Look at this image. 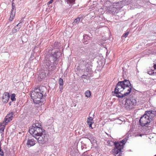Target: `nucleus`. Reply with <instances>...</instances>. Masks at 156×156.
I'll return each mask as SVG.
<instances>
[{
    "label": "nucleus",
    "mask_w": 156,
    "mask_h": 156,
    "mask_svg": "<svg viewBox=\"0 0 156 156\" xmlns=\"http://www.w3.org/2000/svg\"><path fill=\"white\" fill-rule=\"evenodd\" d=\"M35 127H42V126L41 124L38 122H36L35 123Z\"/></svg>",
    "instance_id": "obj_28"
},
{
    "label": "nucleus",
    "mask_w": 156,
    "mask_h": 156,
    "mask_svg": "<svg viewBox=\"0 0 156 156\" xmlns=\"http://www.w3.org/2000/svg\"><path fill=\"white\" fill-rule=\"evenodd\" d=\"M20 23H19L12 29V33L13 34L16 33L19 30L21 27V25H20Z\"/></svg>",
    "instance_id": "obj_13"
},
{
    "label": "nucleus",
    "mask_w": 156,
    "mask_h": 156,
    "mask_svg": "<svg viewBox=\"0 0 156 156\" xmlns=\"http://www.w3.org/2000/svg\"><path fill=\"white\" fill-rule=\"evenodd\" d=\"M9 98V95L8 93L5 92L3 94L2 97V101L3 103H7Z\"/></svg>",
    "instance_id": "obj_12"
},
{
    "label": "nucleus",
    "mask_w": 156,
    "mask_h": 156,
    "mask_svg": "<svg viewBox=\"0 0 156 156\" xmlns=\"http://www.w3.org/2000/svg\"><path fill=\"white\" fill-rule=\"evenodd\" d=\"M6 124L3 121L2 123H0V133H2L4 131L5 126Z\"/></svg>",
    "instance_id": "obj_16"
},
{
    "label": "nucleus",
    "mask_w": 156,
    "mask_h": 156,
    "mask_svg": "<svg viewBox=\"0 0 156 156\" xmlns=\"http://www.w3.org/2000/svg\"><path fill=\"white\" fill-rule=\"evenodd\" d=\"M12 8H13L14 9L15 8V4L13 2L12 3Z\"/></svg>",
    "instance_id": "obj_34"
},
{
    "label": "nucleus",
    "mask_w": 156,
    "mask_h": 156,
    "mask_svg": "<svg viewBox=\"0 0 156 156\" xmlns=\"http://www.w3.org/2000/svg\"><path fill=\"white\" fill-rule=\"evenodd\" d=\"M83 42L86 44L88 43L90 39V37L87 34H84L83 35Z\"/></svg>",
    "instance_id": "obj_14"
},
{
    "label": "nucleus",
    "mask_w": 156,
    "mask_h": 156,
    "mask_svg": "<svg viewBox=\"0 0 156 156\" xmlns=\"http://www.w3.org/2000/svg\"><path fill=\"white\" fill-rule=\"evenodd\" d=\"M15 13L10 12L9 17V20L10 21H12L13 19L15 16Z\"/></svg>",
    "instance_id": "obj_21"
},
{
    "label": "nucleus",
    "mask_w": 156,
    "mask_h": 156,
    "mask_svg": "<svg viewBox=\"0 0 156 156\" xmlns=\"http://www.w3.org/2000/svg\"><path fill=\"white\" fill-rule=\"evenodd\" d=\"M93 120V119L92 117H90L89 118H88L87 121L91 122Z\"/></svg>",
    "instance_id": "obj_31"
},
{
    "label": "nucleus",
    "mask_w": 156,
    "mask_h": 156,
    "mask_svg": "<svg viewBox=\"0 0 156 156\" xmlns=\"http://www.w3.org/2000/svg\"><path fill=\"white\" fill-rule=\"evenodd\" d=\"M0 156H4L3 152L2 151L1 147H0Z\"/></svg>",
    "instance_id": "obj_30"
},
{
    "label": "nucleus",
    "mask_w": 156,
    "mask_h": 156,
    "mask_svg": "<svg viewBox=\"0 0 156 156\" xmlns=\"http://www.w3.org/2000/svg\"><path fill=\"white\" fill-rule=\"evenodd\" d=\"M66 1L68 4L72 6L74 4L75 0H66Z\"/></svg>",
    "instance_id": "obj_20"
},
{
    "label": "nucleus",
    "mask_w": 156,
    "mask_h": 156,
    "mask_svg": "<svg viewBox=\"0 0 156 156\" xmlns=\"http://www.w3.org/2000/svg\"><path fill=\"white\" fill-rule=\"evenodd\" d=\"M132 85L129 80H125L118 83L115 88L113 95L120 98V100L129 95L132 90Z\"/></svg>",
    "instance_id": "obj_1"
},
{
    "label": "nucleus",
    "mask_w": 156,
    "mask_h": 156,
    "mask_svg": "<svg viewBox=\"0 0 156 156\" xmlns=\"http://www.w3.org/2000/svg\"><path fill=\"white\" fill-rule=\"evenodd\" d=\"M83 147L82 146H81V148L82 149H83Z\"/></svg>",
    "instance_id": "obj_41"
},
{
    "label": "nucleus",
    "mask_w": 156,
    "mask_h": 156,
    "mask_svg": "<svg viewBox=\"0 0 156 156\" xmlns=\"http://www.w3.org/2000/svg\"><path fill=\"white\" fill-rule=\"evenodd\" d=\"M92 124H90V125H89V127L90 128H91V129H93V128H92Z\"/></svg>",
    "instance_id": "obj_38"
},
{
    "label": "nucleus",
    "mask_w": 156,
    "mask_h": 156,
    "mask_svg": "<svg viewBox=\"0 0 156 156\" xmlns=\"http://www.w3.org/2000/svg\"><path fill=\"white\" fill-rule=\"evenodd\" d=\"M139 136H142V134H140L139 135Z\"/></svg>",
    "instance_id": "obj_40"
},
{
    "label": "nucleus",
    "mask_w": 156,
    "mask_h": 156,
    "mask_svg": "<svg viewBox=\"0 0 156 156\" xmlns=\"http://www.w3.org/2000/svg\"><path fill=\"white\" fill-rule=\"evenodd\" d=\"M16 9L15 8L14 9L13 8H12L11 12L15 13L16 12Z\"/></svg>",
    "instance_id": "obj_32"
},
{
    "label": "nucleus",
    "mask_w": 156,
    "mask_h": 156,
    "mask_svg": "<svg viewBox=\"0 0 156 156\" xmlns=\"http://www.w3.org/2000/svg\"><path fill=\"white\" fill-rule=\"evenodd\" d=\"M15 96L16 95L14 94H12L11 95L10 99L12 101H16Z\"/></svg>",
    "instance_id": "obj_25"
},
{
    "label": "nucleus",
    "mask_w": 156,
    "mask_h": 156,
    "mask_svg": "<svg viewBox=\"0 0 156 156\" xmlns=\"http://www.w3.org/2000/svg\"><path fill=\"white\" fill-rule=\"evenodd\" d=\"M62 54L58 50L55 51L49 57V58H46V68L48 69L49 74L51 73L55 69L56 66L54 64L53 62L57 60Z\"/></svg>",
    "instance_id": "obj_2"
},
{
    "label": "nucleus",
    "mask_w": 156,
    "mask_h": 156,
    "mask_svg": "<svg viewBox=\"0 0 156 156\" xmlns=\"http://www.w3.org/2000/svg\"><path fill=\"white\" fill-rule=\"evenodd\" d=\"M154 156H156V155H155Z\"/></svg>",
    "instance_id": "obj_43"
},
{
    "label": "nucleus",
    "mask_w": 156,
    "mask_h": 156,
    "mask_svg": "<svg viewBox=\"0 0 156 156\" xmlns=\"http://www.w3.org/2000/svg\"><path fill=\"white\" fill-rule=\"evenodd\" d=\"M43 76H40V77L41 78H44L45 76V75L44 74H43Z\"/></svg>",
    "instance_id": "obj_37"
},
{
    "label": "nucleus",
    "mask_w": 156,
    "mask_h": 156,
    "mask_svg": "<svg viewBox=\"0 0 156 156\" xmlns=\"http://www.w3.org/2000/svg\"><path fill=\"white\" fill-rule=\"evenodd\" d=\"M46 90L45 87H39L38 89L31 91V97L35 104H37L41 102V99L45 97Z\"/></svg>",
    "instance_id": "obj_3"
},
{
    "label": "nucleus",
    "mask_w": 156,
    "mask_h": 156,
    "mask_svg": "<svg viewBox=\"0 0 156 156\" xmlns=\"http://www.w3.org/2000/svg\"><path fill=\"white\" fill-rule=\"evenodd\" d=\"M53 1V0H50L49 2H48L47 3L48 5H49L51 4L52 3Z\"/></svg>",
    "instance_id": "obj_33"
},
{
    "label": "nucleus",
    "mask_w": 156,
    "mask_h": 156,
    "mask_svg": "<svg viewBox=\"0 0 156 156\" xmlns=\"http://www.w3.org/2000/svg\"><path fill=\"white\" fill-rule=\"evenodd\" d=\"M80 19V17H77L76 19H75L72 23L73 25H76V24H78L79 22Z\"/></svg>",
    "instance_id": "obj_18"
},
{
    "label": "nucleus",
    "mask_w": 156,
    "mask_h": 156,
    "mask_svg": "<svg viewBox=\"0 0 156 156\" xmlns=\"http://www.w3.org/2000/svg\"><path fill=\"white\" fill-rule=\"evenodd\" d=\"M125 104L124 107L127 110L132 109L136 104V100L133 96L126 97L123 99Z\"/></svg>",
    "instance_id": "obj_6"
},
{
    "label": "nucleus",
    "mask_w": 156,
    "mask_h": 156,
    "mask_svg": "<svg viewBox=\"0 0 156 156\" xmlns=\"http://www.w3.org/2000/svg\"><path fill=\"white\" fill-rule=\"evenodd\" d=\"M48 134L46 132L38 136H37L35 137L38 143L40 145H41L46 143L48 142Z\"/></svg>",
    "instance_id": "obj_8"
},
{
    "label": "nucleus",
    "mask_w": 156,
    "mask_h": 156,
    "mask_svg": "<svg viewBox=\"0 0 156 156\" xmlns=\"http://www.w3.org/2000/svg\"><path fill=\"white\" fill-rule=\"evenodd\" d=\"M80 65L84 66L86 68V71L88 72L89 74L91 73L92 66L90 62L89 61L87 62L86 59L82 58L80 60Z\"/></svg>",
    "instance_id": "obj_9"
},
{
    "label": "nucleus",
    "mask_w": 156,
    "mask_h": 156,
    "mask_svg": "<svg viewBox=\"0 0 156 156\" xmlns=\"http://www.w3.org/2000/svg\"><path fill=\"white\" fill-rule=\"evenodd\" d=\"M153 67H154V70L156 72V64H154L153 66Z\"/></svg>",
    "instance_id": "obj_36"
},
{
    "label": "nucleus",
    "mask_w": 156,
    "mask_h": 156,
    "mask_svg": "<svg viewBox=\"0 0 156 156\" xmlns=\"http://www.w3.org/2000/svg\"><path fill=\"white\" fill-rule=\"evenodd\" d=\"M129 34V32H126V33L124 34L123 35H122V37H126Z\"/></svg>",
    "instance_id": "obj_29"
},
{
    "label": "nucleus",
    "mask_w": 156,
    "mask_h": 156,
    "mask_svg": "<svg viewBox=\"0 0 156 156\" xmlns=\"http://www.w3.org/2000/svg\"><path fill=\"white\" fill-rule=\"evenodd\" d=\"M60 47V44L58 42L55 41L53 47L55 49H59Z\"/></svg>",
    "instance_id": "obj_19"
},
{
    "label": "nucleus",
    "mask_w": 156,
    "mask_h": 156,
    "mask_svg": "<svg viewBox=\"0 0 156 156\" xmlns=\"http://www.w3.org/2000/svg\"><path fill=\"white\" fill-rule=\"evenodd\" d=\"M81 78L82 79H85L86 80H89L90 79V76L88 75H83L81 76Z\"/></svg>",
    "instance_id": "obj_23"
},
{
    "label": "nucleus",
    "mask_w": 156,
    "mask_h": 156,
    "mask_svg": "<svg viewBox=\"0 0 156 156\" xmlns=\"http://www.w3.org/2000/svg\"><path fill=\"white\" fill-rule=\"evenodd\" d=\"M156 116V111L151 110L145 111L144 115L140 118L139 122L142 126H146L153 121L154 117Z\"/></svg>",
    "instance_id": "obj_4"
},
{
    "label": "nucleus",
    "mask_w": 156,
    "mask_h": 156,
    "mask_svg": "<svg viewBox=\"0 0 156 156\" xmlns=\"http://www.w3.org/2000/svg\"><path fill=\"white\" fill-rule=\"evenodd\" d=\"M125 5L123 1L113 3L112 5L107 6L105 8L107 12L110 14H115L119 12V11Z\"/></svg>",
    "instance_id": "obj_5"
},
{
    "label": "nucleus",
    "mask_w": 156,
    "mask_h": 156,
    "mask_svg": "<svg viewBox=\"0 0 156 156\" xmlns=\"http://www.w3.org/2000/svg\"><path fill=\"white\" fill-rule=\"evenodd\" d=\"M115 148L112 151L113 154L115 156H122L121 151L122 147L119 143L114 142Z\"/></svg>",
    "instance_id": "obj_10"
},
{
    "label": "nucleus",
    "mask_w": 156,
    "mask_h": 156,
    "mask_svg": "<svg viewBox=\"0 0 156 156\" xmlns=\"http://www.w3.org/2000/svg\"><path fill=\"white\" fill-rule=\"evenodd\" d=\"M87 124L88 125H90V124H92V122H90V121H87Z\"/></svg>",
    "instance_id": "obj_35"
},
{
    "label": "nucleus",
    "mask_w": 156,
    "mask_h": 156,
    "mask_svg": "<svg viewBox=\"0 0 156 156\" xmlns=\"http://www.w3.org/2000/svg\"><path fill=\"white\" fill-rule=\"evenodd\" d=\"M14 113V112H10L5 116L3 122L7 124V123L12 120L15 116Z\"/></svg>",
    "instance_id": "obj_11"
},
{
    "label": "nucleus",
    "mask_w": 156,
    "mask_h": 156,
    "mask_svg": "<svg viewBox=\"0 0 156 156\" xmlns=\"http://www.w3.org/2000/svg\"><path fill=\"white\" fill-rule=\"evenodd\" d=\"M76 144H78V143L77 142H75V144H76Z\"/></svg>",
    "instance_id": "obj_42"
},
{
    "label": "nucleus",
    "mask_w": 156,
    "mask_h": 156,
    "mask_svg": "<svg viewBox=\"0 0 156 156\" xmlns=\"http://www.w3.org/2000/svg\"><path fill=\"white\" fill-rule=\"evenodd\" d=\"M85 96L87 98H89L91 96V93L88 90H87L86 91L85 93Z\"/></svg>",
    "instance_id": "obj_22"
},
{
    "label": "nucleus",
    "mask_w": 156,
    "mask_h": 156,
    "mask_svg": "<svg viewBox=\"0 0 156 156\" xmlns=\"http://www.w3.org/2000/svg\"><path fill=\"white\" fill-rule=\"evenodd\" d=\"M127 140V139L125 138L122 140L121 141H120L119 142H117L118 143H119V144L122 147V149L123 148V146L126 143V141Z\"/></svg>",
    "instance_id": "obj_17"
},
{
    "label": "nucleus",
    "mask_w": 156,
    "mask_h": 156,
    "mask_svg": "<svg viewBox=\"0 0 156 156\" xmlns=\"http://www.w3.org/2000/svg\"><path fill=\"white\" fill-rule=\"evenodd\" d=\"M148 73L151 75H156V72L154 70L149 71Z\"/></svg>",
    "instance_id": "obj_24"
},
{
    "label": "nucleus",
    "mask_w": 156,
    "mask_h": 156,
    "mask_svg": "<svg viewBox=\"0 0 156 156\" xmlns=\"http://www.w3.org/2000/svg\"><path fill=\"white\" fill-rule=\"evenodd\" d=\"M59 84L61 86H62L63 85V80L61 78L59 79Z\"/></svg>",
    "instance_id": "obj_27"
},
{
    "label": "nucleus",
    "mask_w": 156,
    "mask_h": 156,
    "mask_svg": "<svg viewBox=\"0 0 156 156\" xmlns=\"http://www.w3.org/2000/svg\"><path fill=\"white\" fill-rule=\"evenodd\" d=\"M35 144V141L33 139H29L27 141V144L30 147L32 146Z\"/></svg>",
    "instance_id": "obj_15"
},
{
    "label": "nucleus",
    "mask_w": 156,
    "mask_h": 156,
    "mask_svg": "<svg viewBox=\"0 0 156 156\" xmlns=\"http://www.w3.org/2000/svg\"><path fill=\"white\" fill-rule=\"evenodd\" d=\"M11 102H9V105H11Z\"/></svg>",
    "instance_id": "obj_39"
},
{
    "label": "nucleus",
    "mask_w": 156,
    "mask_h": 156,
    "mask_svg": "<svg viewBox=\"0 0 156 156\" xmlns=\"http://www.w3.org/2000/svg\"><path fill=\"white\" fill-rule=\"evenodd\" d=\"M45 132V130L42 129V127H35L32 126L29 129V133L34 138Z\"/></svg>",
    "instance_id": "obj_7"
},
{
    "label": "nucleus",
    "mask_w": 156,
    "mask_h": 156,
    "mask_svg": "<svg viewBox=\"0 0 156 156\" xmlns=\"http://www.w3.org/2000/svg\"><path fill=\"white\" fill-rule=\"evenodd\" d=\"M83 155V156H92V155L90 154V153L87 151L84 152Z\"/></svg>",
    "instance_id": "obj_26"
}]
</instances>
